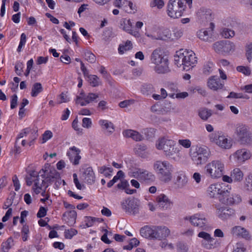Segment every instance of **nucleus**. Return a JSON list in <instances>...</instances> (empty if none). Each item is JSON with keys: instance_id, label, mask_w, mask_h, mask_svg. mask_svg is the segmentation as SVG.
<instances>
[{"instance_id": "obj_1", "label": "nucleus", "mask_w": 252, "mask_h": 252, "mask_svg": "<svg viewBox=\"0 0 252 252\" xmlns=\"http://www.w3.org/2000/svg\"><path fill=\"white\" fill-rule=\"evenodd\" d=\"M176 142L168 136L159 137L156 142V147L163 152L168 158L178 160L181 158L180 150L176 146Z\"/></svg>"}, {"instance_id": "obj_33", "label": "nucleus", "mask_w": 252, "mask_h": 252, "mask_svg": "<svg viewBox=\"0 0 252 252\" xmlns=\"http://www.w3.org/2000/svg\"><path fill=\"white\" fill-rule=\"evenodd\" d=\"M230 175L234 182L241 181L244 176V174L241 170L239 168H235L231 172Z\"/></svg>"}, {"instance_id": "obj_35", "label": "nucleus", "mask_w": 252, "mask_h": 252, "mask_svg": "<svg viewBox=\"0 0 252 252\" xmlns=\"http://www.w3.org/2000/svg\"><path fill=\"white\" fill-rule=\"evenodd\" d=\"M29 131L28 135L29 136L28 144L29 146H31L38 137L37 130L29 127Z\"/></svg>"}, {"instance_id": "obj_28", "label": "nucleus", "mask_w": 252, "mask_h": 252, "mask_svg": "<svg viewBox=\"0 0 252 252\" xmlns=\"http://www.w3.org/2000/svg\"><path fill=\"white\" fill-rule=\"evenodd\" d=\"M123 135L127 138H131L136 141H142L144 137L139 132L132 129H126L123 132Z\"/></svg>"}, {"instance_id": "obj_34", "label": "nucleus", "mask_w": 252, "mask_h": 252, "mask_svg": "<svg viewBox=\"0 0 252 252\" xmlns=\"http://www.w3.org/2000/svg\"><path fill=\"white\" fill-rule=\"evenodd\" d=\"M132 48V42L129 40H127L124 44H121L119 45L118 52L119 54H123L126 52L131 50Z\"/></svg>"}, {"instance_id": "obj_38", "label": "nucleus", "mask_w": 252, "mask_h": 252, "mask_svg": "<svg viewBox=\"0 0 252 252\" xmlns=\"http://www.w3.org/2000/svg\"><path fill=\"white\" fill-rule=\"evenodd\" d=\"M198 114L202 120L206 121L212 116V112L211 110L207 108H202L199 111Z\"/></svg>"}, {"instance_id": "obj_49", "label": "nucleus", "mask_w": 252, "mask_h": 252, "mask_svg": "<svg viewBox=\"0 0 252 252\" xmlns=\"http://www.w3.org/2000/svg\"><path fill=\"white\" fill-rule=\"evenodd\" d=\"M46 181L53 182L55 179H57L59 177V173L55 170L50 171V173H47Z\"/></svg>"}, {"instance_id": "obj_53", "label": "nucleus", "mask_w": 252, "mask_h": 252, "mask_svg": "<svg viewBox=\"0 0 252 252\" xmlns=\"http://www.w3.org/2000/svg\"><path fill=\"white\" fill-rule=\"evenodd\" d=\"M245 189L249 191H252V176H248L245 180Z\"/></svg>"}, {"instance_id": "obj_52", "label": "nucleus", "mask_w": 252, "mask_h": 252, "mask_svg": "<svg viewBox=\"0 0 252 252\" xmlns=\"http://www.w3.org/2000/svg\"><path fill=\"white\" fill-rule=\"evenodd\" d=\"M26 35L24 33H22L20 37V43L17 49V52H20L21 51L22 48L25 46L26 44Z\"/></svg>"}, {"instance_id": "obj_9", "label": "nucleus", "mask_w": 252, "mask_h": 252, "mask_svg": "<svg viewBox=\"0 0 252 252\" xmlns=\"http://www.w3.org/2000/svg\"><path fill=\"white\" fill-rule=\"evenodd\" d=\"M186 5L182 0H169L167 5V14L173 19L181 17Z\"/></svg>"}, {"instance_id": "obj_30", "label": "nucleus", "mask_w": 252, "mask_h": 252, "mask_svg": "<svg viewBox=\"0 0 252 252\" xmlns=\"http://www.w3.org/2000/svg\"><path fill=\"white\" fill-rule=\"evenodd\" d=\"M99 125L102 129L106 131L108 134H112L115 130V126L113 124L106 120H100L98 121Z\"/></svg>"}, {"instance_id": "obj_14", "label": "nucleus", "mask_w": 252, "mask_h": 252, "mask_svg": "<svg viewBox=\"0 0 252 252\" xmlns=\"http://www.w3.org/2000/svg\"><path fill=\"white\" fill-rule=\"evenodd\" d=\"M123 210L126 213L135 215L139 211V202L134 198H127L121 202Z\"/></svg>"}, {"instance_id": "obj_6", "label": "nucleus", "mask_w": 252, "mask_h": 252, "mask_svg": "<svg viewBox=\"0 0 252 252\" xmlns=\"http://www.w3.org/2000/svg\"><path fill=\"white\" fill-rule=\"evenodd\" d=\"M211 142L214 143L222 149L229 150L233 146L231 138L222 133L220 131H215L209 136Z\"/></svg>"}, {"instance_id": "obj_4", "label": "nucleus", "mask_w": 252, "mask_h": 252, "mask_svg": "<svg viewBox=\"0 0 252 252\" xmlns=\"http://www.w3.org/2000/svg\"><path fill=\"white\" fill-rule=\"evenodd\" d=\"M174 62L178 67L183 65L185 67L192 68L197 63V57L192 51H184L177 53L174 56Z\"/></svg>"}, {"instance_id": "obj_58", "label": "nucleus", "mask_w": 252, "mask_h": 252, "mask_svg": "<svg viewBox=\"0 0 252 252\" xmlns=\"http://www.w3.org/2000/svg\"><path fill=\"white\" fill-rule=\"evenodd\" d=\"M178 143L179 145L187 149L190 148L191 145V142L189 139H179L178 140Z\"/></svg>"}, {"instance_id": "obj_60", "label": "nucleus", "mask_w": 252, "mask_h": 252, "mask_svg": "<svg viewBox=\"0 0 252 252\" xmlns=\"http://www.w3.org/2000/svg\"><path fill=\"white\" fill-rule=\"evenodd\" d=\"M73 182L77 189L82 190L85 188L84 185L80 183L76 173L73 174Z\"/></svg>"}, {"instance_id": "obj_41", "label": "nucleus", "mask_w": 252, "mask_h": 252, "mask_svg": "<svg viewBox=\"0 0 252 252\" xmlns=\"http://www.w3.org/2000/svg\"><path fill=\"white\" fill-rule=\"evenodd\" d=\"M245 55L248 62L252 63V42L247 43L245 47Z\"/></svg>"}, {"instance_id": "obj_22", "label": "nucleus", "mask_w": 252, "mask_h": 252, "mask_svg": "<svg viewBox=\"0 0 252 252\" xmlns=\"http://www.w3.org/2000/svg\"><path fill=\"white\" fill-rule=\"evenodd\" d=\"M231 233L233 236L239 237L247 240L251 239V235L249 230L239 225L233 227L231 229Z\"/></svg>"}, {"instance_id": "obj_46", "label": "nucleus", "mask_w": 252, "mask_h": 252, "mask_svg": "<svg viewBox=\"0 0 252 252\" xmlns=\"http://www.w3.org/2000/svg\"><path fill=\"white\" fill-rule=\"evenodd\" d=\"M214 65L212 62H208L204 64L203 69V73L206 75L211 73L214 69Z\"/></svg>"}, {"instance_id": "obj_16", "label": "nucleus", "mask_w": 252, "mask_h": 252, "mask_svg": "<svg viewBox=\"0 0 252 252\" xmlns=\"http://www.w3.org/2000/svg\"><path fill=\"white\" fill-rule=\"evenodd\" d=\"M236 134L239 142L244 145L252 143V134L245 126H239L237 128Z\"/></svg>"}, {"instance_id": "obj_57", "label": "nucleus", "mask_w": 252, "mask_h": 252, "mask_svg": "<svg viewBox=\"0 0 252 252\" xmlns=\"http://www.w3.org/2000/svg\"><path fill=\"white\" fill-rule=\"evenodd\" d=\"M189 248L188 246L182 242H179L177 244V251L178 252H187Z\"/></svg>"}, {"instance_id": "obj_40", "label": "nucleus", "mask_w": 252, "mask_h": 252, "mask_svg": "<svg viewBox=\"0 0 252 252\" xmlns=\"http://www.w3.org/2000/svg\"><path fill=\"white\" fill-rule=\"evenodd\" d=\"M88 78L89 84L93 87L98 86L101 84L100 79L96 75H88Z\"/></svg>"}, {"instance_id": "obj_8", "label": "nucleus", "mask_w": 252, "mask_h": 252, "mask_svg": "<svg viewBox=\"0 0 252 252\" xmlns=\"http://www.w3.org/2000/svg\"><path fill=\"white\" fill-rule=\"evenodd\" d=\"M212 48L215 52L222 55H229L236 49L235 43L229 40H222L213 43Z\"/></svg>"}, {"instance_id": "obj_55", "label": "nucleus", "mask_w": 252, "mask_h": 252, "mask_svg": "<svg viewBox=\"0 0 252 252\" xmlns=\"http://www.w3.org/2000/svg\"><path fill=\"white\" fill-rule=\"evenodd\" d=\"M85 59L91 63H94L96 61L94 55L89 51L86 52L85 53Z\"/></svg>"}, {"instance_id": "obj_7", "label": "nucleus", "mask_w": 252, "mask_h": 252, "mask_svg": "<svg viewBox=\"0 0 252 252\" xmlns=\"http://www.w3.org/2000/svg\"><path fill=\"white\" fill-rule=\"evenodd\" d=\"M190 156L194 163L197 165H202L208 159L209 152L205 146H197L194 149H191Z\"/></svg>"}, {"instance_id": "obj_13", "label": "nucleus", "mask_w": 252, "mask_h": 252, "mask_svg": "<svg viewBox=\"0 0 252 252\" xmlns=\"http://www.w3.org/2000/svg\"><path fill=\"white\" fill-rule=\"evenodd\" d=\"M185 219L189 220L194 226L205 229L208 225V220L203 214L196 213L190 216L186 217Z\"/></svg>"}, {"instance_id": "obj_5", "label": "nucleus", "mask_w": 252, "mask_h": 252, "mask_svg": "<svg viewBox=\"0 0 252 252\" xmlns=\"http://www.w3.org/2000/svg\"><path fill=\"white\" fill-rule=\"evenodd\" d=\"M204 170L207 177L212 179H217L222 176L224 164L220 160H213L205 166Z\"/></svg>"}, {"instance_id": "obj_26", "label": "nucleus", "mask_w": 252, "mask_h": 252, "mask_svg": "<svg viewBox=\"0 0 252 252\" xmlns=\"http://www.w3.org/2000/svg\"><path fill=\"white\" fill-rule=\"evenodd\" d=\"M80 151L75 146L70 147L67 153L70 161L74 165H77L79 163L81 156L79 155Z\"/></svg>"}, {"instance_id": "obj_23", "label": "nucleus", "mask_w": 252, "mask_h": 252, "mask_svg": "<svg viewBox=\"0 0 252 252\" xmlns=\"http://www.w3.org/2000/svg\"><path fill=\"white\" fill-rule=\"evenodd\" d=\"M83 170L82 179L88 184H93L95 180V176L92 167L90 166L85 167Z\"/></svg>"}, {"instance_id": "obj_64", "label": "nucleus", "mask_w": 252, "mask_h": 252, "mask_svg": "<svg viewBox=\"0 0 252 252\" xmlns=\"http://www.w3.org/2000/svg\"><path fill=\"white\" fill-rule=\"evenodd\" d=\"M246 248L244 244L241 242L237 243L233 252H246Z\"/></svg>"}, {"instance_id": "obj_24", "label": "nucleus", "mask_w": 252, "mask_h": 252, "mask_svg": "<svg viewBox=\"0 0 252 252\" xmlns=\"http://www.w3.org/2000/svg\"><path fill=\"white\" fill-rule=\"evenodd\" d=\"M132 23L130 19H124L121 21L120 28L126 32L135 37L138 38L140 36L139 31L132 29Z\"/></svg>"}, {"instance_id": "obj_20", "label": "nucleus", "mask_w": 252, "mask_h": 252, "mask_svg": "<svg viewBox=\"0 0 252 252\" xmlns=\"http://www.w3.org/2000/svg\"><path fill=\"white\" fill-rule=\"evenodd\" d=\"M156 201L158 207L164 210L171 209L173 205L172 201L164 193L158 195L156 198Z\"/></svg>"}, {"instance_id": "obj_61", "label": "nucleus", "mask_w": 252, "mask_h": 252, "mask_svg": "<svg viewBox=\"0 0 252 252\" xmlns=\"http://www.w3.org/2000/svg\"><path fill=\"white\" fill-rule=\"evenodd\" d=\"M53 136V133L50 130H46L42 134V143H44Z\"/></svg>"}, {"instance_id": "obj_44", "label": "nucleus", "mask_w": 252, "mask_h": 252, "mask_svg": "<svg viewBox=\"0 0 252 252\" xmlns=\"http://www.w3.org/2000/svg\"><path fill=\"white\" fill-rule=\"evenodd\" d=\"M113 170L112 168L105 166L100 167L98 169V172L101 174H103L106 177L111 176Z\"/></svg>"}, {"instance_id": "obj_42", "label": "nucleus", "mask_w": 252, "mask_h": 252, "mask_svg": "<svg viewBox=\"0 0 252 252\" xmlns=\"http://www.w3.org/2000/svg\"><path fill=\"white\" fill-rule=\"evenodd\" d=\"M124 9L127 13L131 14L134 13L137 11L136 5L128 0H127Z\"/></svg>"}, {"instance_id": "obj_29", "label": "nucleus", "mask_w": 252, "mask_h": 252, "mask_svg": "<svg viewBox=\"0 0 252 252\" xmlns=\"http://www.w3.org/2000/svg\"><path fill=\"white\" fill-rule=\"evenodd\" d=\"M77 214L75 211L71 210L65 212L63 214L64 220L66 222L68 225L72 226L75 224Z\"/></svg>"}, {"instance_id": "obj_36", "label": "nucleus", "mask_w": 252, "mask_h": 252, "mask_svg": "<svg viewBox=\"0 0 252 252\" xmlns=\"http://www.w3.org/2000/svg\"><path fill=\"white\" fill-rule=\"evenodd\" d=\"M158 35L156 37L158 40H166L171 38V33L168 29H165L162 31L158 30Z\"/></svg>"}, {"instance_id": "obj_18", "label": "nucleus", "mask_w": 252, "mask_h": 252, "mask_svg": "<svg viewBox=\"0 0 252 252\" xmlns=\"http://www.w3.org/2000/svg\"><path fill=\"white\" fill-rule=\"evenodd\" d=\"M98 97V94L94 93H89L86 94L83 91H82L79 95L76 96V103L81 106H86L90 103L93 102Z\"/></svg>"}, {"instance_id": "obj_62", "label": "nucleus", "mask_w": 252, "mask_h": 252, "mask_svg": "<svg viewBox=\"0 0 252 252\" xmlns=\"http://www.w3.org/2000/svg\"><path fill=\"white\" fill-rule=\"evenodd\" d=\"M127 0H114L113 5L119 8L124 9Z\"/></svg>"}, {"instance_id": "obj_19", "label": "nucleus", "mask_w": 252, "mask_h": 252, "mask_svg": "<svg viewBox=\"0 0 252 252\" xmlns=\"http://www.w3.org/2000/svg\"><path fill=\"white\" fill-rule=\"evenodd\" d=\"M216 208L217 217L222 220L228 219L235 213L234 210L223 205L218 204Z\"/></svg>"}, {"instance_id": "obj_45", "label": "nucleus", "mask_w": 252, "mask_h": 252, "mask_svg": "<svg viewBox=\"0 0 252 252\" xmlns=\"http://www.w3.org/2000/svg\"><path fill=\"white\" fill-rule=\"evenodd\" d=\"M12 240L8 238L6 241L2 243L1 245V250L4 252H7L12 247Z\"/></svg>"}, {"instance_id": "obj_27", "label": "nucleus", "mask_w": 252, "mask_h": 252, "mask_svg": "<svg viewBox=\"0 0 252 252\" xmlns=\"http://www.w3.org/2000/svg\"><path fill=\"white\" fill-rule=\"evenodd\" d=\"M213 30L203 29L197 32V37L201 40L205 42L213 41Z\"/></svg>"}, {"instance_id": "obj_51", "label": "nucleus", "mask_w": 252, "mask_h": 252, "mask_svg": "<svg viewBox=\"0 0 252 252\" xmlns=\"http://www.w3.org/2000/svg\"><path fill=\"white\" fill-rule=\"evenodd\" d=\"M64 234L65 238L70 239L77 234V231L74 228H70L65 230Z\"/></svg>"}, {"instance_id": "obj_10", "label": "nucleus", "mask_w": 252, "mask_h": 252, "mask_svg": "<svg viewBox=\"0 0 252 252\" xmlns=\"http://www.w3.org/2000/svg\"><path fill=\"white\" fill-rule=\"evenodd\" d=\"M26 180L28 186H30L33 184L32 190L34 193L38 194L41 191V190L42 189L43 184L45 183V181L40 179L37 172L31 171L26 177Z\"/></svg>"}, {"instance_id": "obj_3", "label": "nucleus", "mask_w": 252, "mask_h": 252, "mask_svg": "<svg viewBox=\"0 0 252 252\" xmlns=\"http://www.w3.org/2000/svg\"><path fill=\"white\" fill-rule=\"evenodd\" d=\"M153 169L163 182L168 183L172 180L174 166L169 161L156 160L153 164Z\"/></svg>"}, {"instance_id": "obj_56", "label": "nucleus", "mask_w": 252, "mask_h": 252, "mask_svg": "<svg viewBox=\"0 0 252 252\" xmlns=\"http://www.w3.org/2000/svg\"><path fill=\"white\" fill-rule=\"evenodd\" d=\"M29 232V226L26 224L24 225L21 231L22 239L24 241L27 240Z\"/></svg>"}, {"instance_id": "obj_39", "label": "nucleus", "mask_w": 252, "mask_h": 252, "mask_svg": "<svg viewBox=\"0 0 252 252\" xmlns=\"http://www.w3.org/2000/svg\"><path fill=\"white\" fill-rule=\"evenodd\" d=\"M42 91L43 88L41 84L40 83H35L32 86L31 91V95L32 97H35L40 93L42 92Z\"/></svg>"}, {"instance_id": "obj_21", "label": "nucleus", "mask_w": 252, "mask_h": 252, "mask_svg": "<svg viewBox=\"0 0 252 252\" xmlns=\"http://www.w3.org/2000/svg\"><path fill=\"white\" fill-rule=\"evenodd\" d=\"M170 234V229L165 226H154V239H165Z\"/></svg>"}, {"instance_id": "obj_32", "label": "nucleus", "mask_w": 252, "mask_h": 252, "mask_svg": "<svg viewBox=\"0 0 252 252\" xmlns=\"http://www.w3.org/2000/svg\"><path fill=\"white\" fill-rule=\"evenodd\" d=\"M140 232L141 235L144 238L154 239V226L151 227L145 226L141 228Z\"/></svg>"}, {"instance_id": "obj_11", "label": "nucleus", "mask_w": 252, "mask_h": 252, "mask_svg": "<svg viewBox=\"0 0 252 252\" xmlns=\"http://www.w3.org/2000/svg\"><path fill=\"white\" fill-rule=\"evenodd\" d=\"M129 177L134 178L140 182L153 181L155 176L151 172L141 168H137L128 172Z\"/></svg>"}, {"instance_id": "obj_12", "label": "nucleus", "mask_w": 252, "mask_h": 252, "mask_svg": "<svg viewBox=\"0 0 252 252\" xmlns=\"http://www.w3.org/2000/svg\"><path fill=\"white\" fill-rule=\"evenodd\" d=\"M252 157L250 150L242 148L238 149L229 157L230 159H232L235 163L241 165L249 159Z\"/></svg>"}, {"instance_id": "obj_63", "label": "nucleus", "mask_w": 252, "mask_h": 252, "mask_svg": "<svg viewBox=\"0 0 252 252\" xmlns=\"http://www.w3.org/2000/svg\"><path fill=\"white\" fill-rule=\"evenodd\" d=\"M97 219L92 217H87L85 219V225L87 227H89L93 226L94 222Z\"/></svg>"}, {"instance_id": "obj_17", "label": "nucleus", "mask_w": 252, "mask_h": 252, "mask_svg": "<svg viewBox=\"0 0 252 252\" xmlns=\"http://www.w3.org/2000/svg\"><path fill=\"white\" fill-rule=\"evenodd\" d=\"M198 237L203 239L201 245L203 248L207 250L214 249L217 246L216 240L207 232H200L198 234Z\"/></svg>"}, {"instance_id": "obj_37", "label": "nucleus", "mask_w": 252, "mask_h": 252, "mask_svg": "<svg viewBox=\"0 0 252 252\" xmlns=\"http://www.w3.org/2000/svg\"><path fill=\"white\" fill-rule=\"evenodd\" d=\"M158 30L156 28H153L149 30L146 29L145 35L152 40H158V39L156 37L157 36H158Z\"/></svg>"}, {"instance_id": "obj_59", "label": "nucleus", "mask_w": 252, "mask_h": 252, "mask_svg": "<svg viewBox=\"0 0 252 252\" xmlns=\"http://www.w3.org/2000/svg\"><path fill=\"white\" fill-rule=\"evenodd\" d=\"M160 246L165 250H173L174 245L171 243H168L167 240L162 241L160 244Z\"/></svg>"}, {"instance_id": "obj_43", "label": "nucleus", "mask_w": 252, "mask_h": 252, "mask_svg": "<svg viewBox=\"0 0 252 252\" xmlns=\"http://www.w3.org/2000/svg\"><path fill=\"white\" fill-rule=\"evenodd\" d=\"M236 70L245 76H250L251 74V69L247 66H238L236 67Z\"/></svg>"}, {"instance_id": "obj_15", "label": "nucleus", "mask_w": 252, "mask_h": 252, "mask_svg": "<svg viewBox=\"0 0 252 252\" xmlns=\"http://www.w3.org/2000/svg\"><path fill=\"white\" fill-rule=\"evenodd\" d=\"M221 185L219 183L211 184L209 186L207 190L208 196L211 198H215L219 196L220 201H222L220 196H227L228 190L223 189Z\"/></svg>"}, {"instance_id": "obj_25", "label": "nucleus", "mask_w": 252, "mask_h": 252, "mask_svg": "<svg viewBox=\"0 0 252 252\" xmlns=\"http://www.w3.org/2000/svg\"><path fill=\"white\" fill-rule=\"evenodd\" d=\"M207 85L208 87L213 91L221 90L224 86V83L220 81L217 76H212L208 79Z\"/></svg>"}, {"instance_id": "obj_48", "label": "nucleus", "mask_w": 252, "mask_h": 252, "mask_svg": "<svg viewBox=\"0 0 252 252\" xmlns=\"http://www.w3.org/2000/svg\"><path fill=\"white\" fill-rule=\"evenodd\" d=\"M202 14L201 17L202 19H204L208 21H210L213 18L212 12L210 9H204L201 10Z\"/></svg>"}, {"instance_id": "obj_50", "label": "nucleus", "mask_w": 252, "mask_h": 252, "mask_svg": "<svg viewBox=\"0 0 252 252\" xmlns=\"http://www.w3.org/2000/svg\"><path fill=\"white\" fill-rule=\"evenodd\" d=\"M241 201L240 195L236 193L231 194L229 198H227V203L234 204L239 203Z\"/></svg>"}, {"instance_id": "obj_54", "label": "nucleus", "mask_w": 252, "mask_h": 252, "mask_svg": "<svg viewBox=\"0 0 252 252\" xmlns=\"http://www.w3.org/2000/svg\"><path fill=\"white\" fill-rule=\"evenodd\" d=\"M164 5V2L163 0H154L150 3L151 7H157L158 9L162 8Z\"/></svg>"}, {"instance_id": "obj_31", "label": "nucleus", "mask_w": 252, "mask_h": 252, "mask_svg": "<svg viewBox=\"0 0 252 252\" xmlns=\"http://www.w3.org/2000/svg\"><path fill=\"white\" fill-rule=\"evenodd\" d=\"M188 182L187 176L183 172L178 173L175 180V184L179 188H182L186 186Z\"/></svg>"}, {"instance_id": "obj_2", "label": "nucleus", "mask_w": 252, "mask_h": 252, "mask_svg": "<svg viewBox=\"0 0 252 252\" xmlns=\"http://www.w3.org/2000/svg\"><path fill=\"white\" fill-rule=\"evenodd\" d=\"M150 59L151 63L155 64L154 70L156 73L165 74L170 72L169 60L160 48H157L153 51Z\"/></svg>"}, {"instance_id": "obj_47", "label": "nucleus", "mask_w": 252, "mask_h": 252, "mask_svg": "<svg viewBox=\"0 0 252 252\" xmlns=\"http://www.w3.org/2000/svg\"><path fill=\"white\" fill-rule=\"evenodd\" d=\"M221 35L225 38L232 37L235 35V32L233 30L228 28H224L222 30Z\"/></svg>"}]
</instances>
